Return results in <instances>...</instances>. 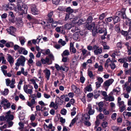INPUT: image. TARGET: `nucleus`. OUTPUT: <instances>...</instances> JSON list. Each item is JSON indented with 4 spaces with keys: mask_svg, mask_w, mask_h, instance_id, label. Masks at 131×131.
<instances>
[{
    "mask_svg": "<svg viewBox=\"0 0 131 131\" xmlns=\"http://www.w3.org/2000/svg\"><path fill=\"white\" fill-rule=\"evenodd\" d=\"M17 0L18 12L20 13L21 15H22L25 13V10H27V6L23 3L21 0Z\"/></svg>",
    "mask_w": 131,
    "mask_h": 131,
    "instance_id": "1",
    "label": "nucleus"
},
{
    "mask_svg": "<svg viewBox=\"0 0 131 131\" xmlns=\"http://www.w3.org/2000/svg\"><path fill=\"white\" fill-rule=\"evenodd\" d=\"M11 111H9L6 113L5 117L4 116H0V121H6L8 122L12 120L13 119V116L10 114Z\"/></svg>",
    "mask_w": 131,
    "mask_h": 131,
    "instance_id": "2",
    "label": "nucleus"
},
{
    "mask_svg": "<svg viewBox=\"0 0 131 131\" xmlns=\"http://www.w3.org/2000/svg\"><path fill=\"white\" fill-rule=\"evenodd\" d=\"M1 104L5 109L10 107V104L7 99L5 98H2Z\"/></svg>",
    "mask_w": 131,
    "mask_h": 131,
    "instance_id": "3",
    "label": "nucleus"
},
{
    "mask_svg": "<svg viewBox=\"0 0 131 131\" xmlns=\"http://www.w3.org/2000/svg\"><path fill=\"white\" fill-rule=\"evenodd\" d=\"M82 53L80 57V59L83 60H84L86 57L88 56H91V53L89 51H88L85 49L82 50Z\"/></svg>",
    "mask_w": 131,
    "mask_h": 131,
    "instance_id": "4",
    "label": "nucleus"
},
{
    "mask_svg": "<svg viewBox=\"0 0 131 131\" xmlns=\"http://www.w3.org/2000/svg\"><path fill=\"white\" fill-rule=\"evenodd\" d=\"M93 49L94 50V53L95 55H98L101 54L102 52V48L101 47L94 45L93 46Z\"/></svg>",
    "mask_w": 131,
    "mask_h": 131,
    "instance_id": "5",
    "label": "nucleus"
},
{
    "mask_svg": "<svg viewBox=\"0 0 131 131\" xmlns=\"http://www.w3.org/2000/svg\"><path fill=\"white\" fill-rule=\"evenodd\" d=\"M25 61L26 59L25 57L21 55L18 58L16 63L20 65L24 66Z\"/></svg>",
    "mask_w": 131,
    "mask_h": 131,
    "instance_id": "6",
    "label": "nucleus"
},
{
    "mask_svg": "<svg viewBox=\"0 0 131 131\" xmlns=\"http://www.w3.org/2000/svg\"><path fill=\"white\" fill-rule=\"evenodd\" d=\"M30 89H28L27 85H24V92L27 94H31L32 93V89L33 88L32 86L30 85Z\"/></svg>",
    "mask_w": 131,
    "mask_h": 131,
    "instance_id": "7",
    "label": "nucleus"
},
{
    "mask_svg": "<svg viewBox=\"0 0 131 131\" xmlns=\"http://www.w3.org/2000/svg\"><path fill=\"white\" fill-rule=\"evenodd\" d=\"M31 13L35 15L38 14L40 12L37 8L36 6L34 5H32L31 7Z\"/></svg>",
    "mask_w": 131,
    "mask_h": 131,
    "instance_id": "8",
    "label": "nucleus"
},
{
    "mask_svg": "<svg viewBox=\"0 0 131 131\" xmlns=\"http://www.w3.org/2000/svg\"><path fill=\"white\" fill-rule=\"evenodd\" d=\"M114 81V79H111L105 81L103 84V86L104 87L108 88L111 84Z\"/></svg>",
    "mask_w": 131,
    "mask_h": 131,
    "instance_id": "9",
    "label": "nucleus"
},
{
    "mask_svg": "<svg viewBox=\"0 0 131 131\" xmlns=\"http://www.w3.org/2000/svg\"><path fill=\"white\" fill-rule=\"evenodd\" d=\"M118 105L119 107V111L122 112L125 111L126 109V105L125 104L124 101L122 102L118 103Z\"/></svg>",
    "mask_w": 131,
    "mask_h": 131,
    "instance_id": "10",
    "label": "nucleus"
},
{
    "mask_svg": "<svg viewBox=\"0 0 131 131\" xmlns=\"http://www.w3.org/2000/svg\"><path fill=\"white\" fill-rule=\"evenodd\" d=\"M87 111H88V114L90 115L93 114L95 112L94 109L92 108V106L90 104H89L88 105Z\"/></svg>",
    "mask_w": 131,
    "mask_h": 131,
    "instance_id": "11",
    "label": "nucleus"
},
{
    "mask_svg": "<svg viewBox=\"0 0 131 131\" xmlns=\"http://www.w3.org/2000/svg\"><path fill=\"white\" fill-rule=\"evenodd\" d=\"M8 33L12 35H14V33L16 31V29L12 26H10L9 28L7 29Z\"/></svg>",
    "mask_w": 131,
    "mask_h": 131,
    "instance_id": "12",
    "label": "nucleus"
},
{
    "mask_svg": "<svg viewBox=\"0 0 131 131\" xmlns=\"http://www.w3.org/2000/svg\"><path fill=\"white\" fill-rule=\"evenodd\" d=\"M78 64V63L77 59L75 58H73L71 61L70 66L72 68L75 67Z\"/></svg>",
    "mask_w": 131,
    "mask_h": 131,
    "instance_id": "13",
    "label": "nucleus"
},
{
    "mask_svg": "<svg viewBox=\"0 0 131 131\" xmlns=\"http://www.w3.org/2000/svg\"><path fill=\"white\" fill-rule=\"evenodd\" d=\"M43 72L45 74V77L46 78L47 80H49L51 74L50 70L47 69H45L43 70Z\"/></svg>",
    "mask_w": 131,
    "mask_h": 131,
    "instance_id": "14",
    "label": "nucleus"
},
{
    "mask_svg": "<svg viewBox=\"0 0 131 131\" xmlns=\"http://www.w3.org/2000/svg\"><path fill=\"white\" fill-rule=\"evenodd\" d=\"M18 52L20 54H23L24 55H26L28 54V51L25 49L23 47H21L20 50L18 51Z\"/></svg>",
    "mask_w": 131,
    "mask_h": 131,
    "instance_id": "15",
    "label": "nucleus"
},
{
    "mask_svg": "<svg viewBox=\"0 0 131 131\" xmlns=\"http://www.w3.org/2000/svg\"><path fill=\"white\" fill-rule=\"evenodd\" d=\"M92 91V85L90 84L87 85L84 89V91L85 93H86L87 91L90 92Z\"/></svg>",
    "mask_w": 131,
    "mask_h": 131,
    "instance_id": "16",
    "label": "nucleus"
},
{
    "mask_svg": "<svg viewBox=\"0 0 131 131\" xmlns=\"http://www.w3.org/2000/svg\"><path fill=\"white\" fill-rule=\"evenodd\" d=\"M18 38L22 46L24 45L26 41L25 38L23 36H20Z\"/></svg>",
    "mask_w": 131,
    "mask_h": 131,
    "instance_id": "17",
    "label": "nucleus"
},
{
    "mask_svg": "<svg viewBox=\"0 0 131 131\" xmlns=\"http://www.w3.org/2000/svg\"><path fill=\"white\" fill-rule=\"evenodd\" d=\"M66 95H61L60 97V98L59 97H57V99H58V100H59V101H60V102L61 103H60L59 102H58L59 103V104L60 105H61V104H62L63 102V101L62 100H64L65 99V98L66 96Z\"/></svg>",
    "mask_w": 131,
    "mask_h": 131,
    "instance_id": "18",
    "label": "nucleus"
},
{
    "mask_svg": "<svg viewBox=\"0 0 131 131\" xmlns=\"http://www.w3.org/2000/svg\"><path fill=\"white\" fill-rule=\"evenodd\" d=\"M41 60L43 64H46L47 63L48 64H52V62H49V59L47 57H46L45 59H42Z\"/></svg>",
    "mask_w": 131,
    "mask_h": 131,
    "instance_id": "19",
    "label": "nucleus"
},
{
    "mask_svg": "<svg viewBox=\"0 0 131 131\" xmlns=\"http://www.w3.org/2000/svg\"><path fill=\"white\" fill-rule=\"evenodd\" d=\"M71 21V23L73 24L74 25H75L76 24H78L79 25L82 24V20L81 19L77 20V19L74 18L72 19Z\"/></svg>",
    "mask_w": 131,
    "mask_h": 131,
    "instance_id": "20",
    "label": "nucleus"
},
{
    "mask_svg": "<svg viewBox=\"0 0 131 131\" xmlns=\"http://www.w3.org/2000/svg\"><path fill=\"white\" fill-rule=\"evenodd\" d=\"M95 24L94 22L92 23L90 25L88 24L86 25V27L87 29L89 30L91 29L92 28H94L95 26Z\"/></svg>",
    "mask_w": 131,
    "mask_h": 131,
    "instance_id": "21",
    "label": "nucleus"
},
{
    "mask_svg": "<svg viewBox=\"0 0 131 131\" xmlns=\"http://www.w3.org/2000/svg\"><path fill=\"white\" fill-rule=\"evenodd\" d=\"M7 60L10 64H13L14 63V59L12 57L10 54H8Z\"/></svg>",
    "mask_w": 131,
    "mask_h": 131,
    "instance_id": "22",
    "label": "nucleus"
},
{
    "mask_svg": "<svg viewBox=\"0 0 131 131\" xmlns=\"http://www.w3.org/2000/svg\"><path fill=\"white\" fill-rule=\"evenodd\" d=\"M71 88L73 91L76 93H77V92L80 90L78 88L76 85H72L71 86Z\"/></svg>",
    "mask_w": 131,
    "mask_h": 131,
    "instance_id": "23",
    "label": "nucleus"
},
{
    "mask_svg": "<svg viewBox=\"0 0 131 131\" xmlns=\"http://www.w3.org/2000/svg\"><path fill=\"white\" fill-rule=\"evenodd\" d=\"M123 87L124 90L125 89L124 88H126V90L128 93H129L130 91L131 87L129 86H127V85L126 83L123 85Z\"/></svg>",
    "mask_w": 131,
    "mask_h": 131,
    "instance_id": "24",
    "label": "nucleus"
},
{
    "mask_svg": "<svg viewBox=\"0 0 131 131\" xmlns=\"http://www.w3.org/2000/svg\"><path fill=\"white\" fill-rule=\"evenodd\" d=\"M123 115L124 117L125 116H127L128 117H131V112L125 111L123 112Z\"/></svg>",
    "mask_w": 131,
    "mask_h": 131,
    "instance_id": "25",
    "label": "nucleus"
},
{
    "mask_svg": "<svg viewBox=\"0 0 131 131\" xmlns=\"http://www.w3.org/2000/svg\"><path fill=\"white\" fill-rule=\"evenodd\" d=\"M87 74L90 78L92 79L93 78L94 75L92 71L89 70H88Z\"/></svg>",
    "mask_w": 131,
    "mask_h": 131,
    "instance_id": "26",
    "label": "nucleus"
},
{
    "mask_svg": "<svg viewBox=\"0 0 131 131\" xmlns=\"http://www.w3.org/2000/svg\"><path fill=\"white\" fill-rule=\"evenodd\" d=\"M105 100L106 101H113L114 100V98L111 96H106L105 97Z\"/></svg>",
    "mask_w": 131,
    "mask_h": 131,
    "instance_id": "27",
    "label": "nucleus"
},
{
    "mask_svg": "<svg viewBox=\"0 0 131 131\" xmlns=\"http://www.w3.org/2000/svg\"><path fill=\"white\" fill-rule=\"evenodd\" d=\"M72 26L71 24L69 23H67L64 25L65 28L67 30H69L71 28Z\"/></svg>",
    "mask_w": 131,
    "mask_h": 131,
    "instance_id": "28",
    "label": "nucleus"
},
{
    "mask_svg": "<svg viewBox=\"0 0 131 131\" xmlns=\"http://www.w3.org/2000/svg\"><path fill=\"white\" fill-rule=\"evenodd\" d=\"M37 115V114L35 113V115L33 114H32L30 115V119L31 121V122L34 121L36 119V116Z\"/></svg>",
    "mask_w": 131,
    "mask_h": 131,
    "instance_id": "29",
    "label": "nucleus"
},
{
    "mask_svg": "<svg viewBox=\"0 0 131 131\" xmlns=\"http://www.w3.org/2000/svg\"><path fill=\"white\" fill-rule=\"evenodd\" d=\"M111 129L114 131H118L120 130L119 127L115 126H112L111 127Z\"/></svg>",
    "mask_w": 131,
    "mask_h": 131,
    "instance_id": "30",
    "label": "nucleus"
},
{
    "mask_svg": "<svg viewBox=\"0 0 131 131\" xmlns=\"http://www.w3.org/2000/svg\"><path fill=\"white\" fill-rule=\"evenodd\" d=\"M113 20L114 21V24H115L120 21V18L118 16H114L113 18Z\"/></svg>",
    "mask_w": 131,
    "mask_h": 131,
    "instance_id": "31",
    "label": "nucleus"
},
{
    "mask_svg": "<svg viewBox=\"0 0 131 131\" xmlns=\"http://www.w3.org/2000/svg\"><path fill=\"white\" fill-rule=\"evenodd\" d=\"M48 57L49 58V61H50V62H52V61L54 60V57L53 55L51 53H50L48 55Z\"/></svg>",
    "mask_w": 131,
    "mask_h": 131,
    "instance_id": "32",
    "label": "nucleus"
},
{
    "mask_svg": "<svg viewBox=\"0 0 131 131\" xmlns=\"http://www.w3.org/2000/svg\"><path fill=\"white\" fill-rule=\"evenodd\" d=\"M58 43L60 44L62 46H63L66 44V42L63 40L62 39H60L58 41Z\"/></svg>",
    "mask_w": 131,
    "mask_h": 131,
    "instance_id": "33",
    "label": "nucleus"
},
{
    "mask_svg": "<svg viewBox=\"0 0 131 131\" xmlns=\"http://www.w3.org/2000/svg\"><path fill=\"white\" fill-rule=\"evenodd\" d=\"M9 92L8 90L7 89H5L4 91H1V93L2 94L6 95L8 94Z\"/></svg>",
    "mask_w": 131,
    "mask_h": 131,
    "instance_id": "34",
    "label": "nucleus"
},
{
    "mask_svg": "<svg viewBox=\"0 0 131 131\" xmlns=\"http://www.w3.org/2000/svg\"><path fill=\"white\" fill-rule=\"evenodd\" d=\"M120 90L121 89L119 88L116 87L115 89H113V93H116L118 95Z\"/></svg>",
    "mask_w": 131,
    "mask_h": 131,
    "instance_id": "35",
    "label": "nucleus"
},
{
    "mask_svg": "<svg viewBox=\"0 0 131 131\" xmlns=\"http://www.w3.org/2000/svg\"><path fill=\"white\" fill-rule=\"evenodd\" d=\"M107 14L106 13H103L100 15L99 19L100 20L103 19L106 16Z\"/></svg>",
    "mask_w": 131,
    "mask_h": 131,
    "instance_id": "36",
    "label": "nucleus"
},
{
    "mask_svg": "<svg viewBox=\"0 0 131 131\" xmlns=\"http://www.w3.org/2000/svg\"><path fill=\"white\" fill-rule=\"evenodd\" d=\"M102 45L103 46V48L104 50H108L110 49V47L107 46L105 42H103Z\"/></svg>",
    "mask_w": 131,
    "mask_h": 131,
    "instance_id": "37",
    "label": "nucleus"
},
{
    "mask_svg": "<svg viewBox=\"0 0 131 131\" xmlns=\"http://www.w3.org/2000/svg\"><path fill=\"white\" fill-rule=\"evenodd\" d=\"M71 31L73 32H75V33H78L80 31V29L77 27H75L74 28L73 27L71 30Z\"/></svg>",
    "mask_w": 131,
    "mask_h": 131,
    "instance_id": "38",
    "label": "nucleus"
},
{
    "mask_svg": "<svg viewBox=\"0 0 131 131\" xmlns=\"http://www.w3.org/2000/svg\"><path fill=\"white\" fill-rule=\"evenodd\" d=\"M73 38L75 40H78L79 38V35L78 33H75L73 34Z\"/></svg>",
    "mask_w": 131,
    "mask_h": 131,
    "instance_id": "39",
    "label": "nucleus"
},
{
    "mask_svg": "<svg viewBox=\"0 0 131 131\" xmlns=\"http://www.w3.org/2000/svg\"><path fill=\"white\" fill-rule=\"evenodd\" d=\"M107 125V123L106 122L104 121L102 123L101 126L103 128H107V127H108Z\"/></svg>",
    "mask_w": 131,
    "mask_h": 131,
    "instance_id": "40",
    "label": "nucleus"
},
{
    "mask_svg": "<svg viewBox=\"0 0 131 131\" xmlns=\"http://www.w3.org/2000/svg\"><path fill=\"white\" fill-rule=\"evenodd\" d=\"M68 70V67L64 66H61V70L63 71L67 72Z\"/></svg>",
    "mask_w": 131,
    "mask_h": 131,
    "instance_id": "41",
    "label": "nucleus"
},
{
    "mask_svg": "<svg viewBox=\"0 0 131 131\" xmlns=\"http://www.w3.org/2000/svg\"><path fill=\"white\" fill-rule=\"evenodd\" d=\"M126 10V9L125 8H123L122 9V10L123 11V13H122L123 18L124 19H126V16L125 14V11Z\"/></svg>",
    "mask_w": 131,
    "mask_h": 131,
    "instance_id": "42",
    "label": "nucleus"
},
{
    "mask_svg": "<svg viewBox=\"0 0 131 131\" xmlns=\"http://www.w3.org/2000/svg\"><path fill=\"white\" fill-rule=\"evenodd\" d=\"M113 18L112 17H110L105 18V21L107 23H108L111 22L113 20Z\"/></svg>",
    "mask_w": 131,
    "mask_h": 131,
    "instance_id": "43",
    "label": "nucleus"
},
{
    "mask_svg": "<svg viewBox=\"0 0 131 131\" xmlns=\"http://www.w3.org/2000/svg\"><path fill=\"white\" fill-rule=\"evenodd\" d=\"M66 11L69 14H70L73 12V10L70 7H69L67 8Z\"/></svg>",
    "mask_w": 131,
    "mask_h": 131,
    "instance_id": "44",
    "label": "nucleus"
},
{
    "mask_svg": "<svg viewBox=\"0 0 131 131\" xmlns=\"http://www.w3.org/2000/svg\"><path fill=\"white\" fill-rule=\"evenodd\" d=\"M118 61L121 63H124L125 62L127 61V59L126 58L120 59H118Z\"/></svg>",
    "mask_w": 131,
    "mask_h": 131,
    "instance_id": "45",
    "label": "nucleus"
},
{
    "mask_svg": "<svg viewBox=\"0 0 131 131\" xmlns=\"http://www.w3.org/2000/svg\"><path fill=\"white\" fill-rule=\"evenodd\" d=\"M69 55V53L68 50H66L63 52L62 54V57H63L64 56H68Z\"/></svg>",
    "mask_w": 131,
    "mask_h": 131,
    "instance_id": "46",
    "label": "nucleus"
},
{
    "mask_svg": "<svg viewBox=\"0 0 131 131\" xmlns=\"http://www.w3.org/2000/svg\"><path fill=\"white\" fill-rule=\"evenodd\" d=\"M21 72L24 75L26 76L28 74V72L26 71H25L24 69V68H21Z\"/></svg>",
    "mask_w": 131,
    "mask_h": 131,
    "instance_id": "47",
    "label": "nucleus"
},
{
    "mask_svg": "<svg viewBox=\"0 0 131 131\" xmlns=\"http://www.w3.org/2000/svg\"><path fill=\"white\" fill-rule=\"evenodd\" d=\"M97 33V29L95 27H94L93 28V29L92 30V33L93 36H95Z\"/></svg>",
    "mask_w": 131,
    "mask_h": 131,
    "instance_id": "48",
    "label": "nucleus"
},
{
    "mask_svg": "<svg viewBox=\"0 0 131 131\" xmlns=\"http://www.w3.org/2000/svg\"><path fill=\"white\" fill-rule=\"evenodd\" d=\"M100 91H96L95 92V95L94 98L95 99H97L100 96Z\"/></svg>",
    "mask_w": 131,
    "mask_h": 131,
    "instance_id": "49",
    "label": "nucleus"
},
{
    "mask_svg": "<svg viewBox=\"0 0 131 131\" xmlns=\"http://www.w3.org/2000/svg\"><path fill=\"white\" fill-rule=\"evenodd\" d=\"M110 65L111 68L112 69H114L116 67L115 64L113 62H111V63H110Z\"/></svg>",
    "mask_w": 131,
    "mask_h": 131,
    "instance_id": "50",
    "label": "nucleus"
},
{
    "mask_svg": "<svg viewBox=\"0 0 131 131\" xmlns=\"http://www.w3.org/2000/svg\"><path fill=\"white\" fill-rule=\"evenodd\" d=\"M21 47H20L18 45H15L14 47V49L15 50H18V51L20 50Z\"/></svg>",
    "mask_w": 131,
    "mask_h": 131,
    "instance_id": "51",
    "label": "nucleus"
},
{
    "mask_svg": "<svg viewBox=\"0 0 131 131\" xmlns=\"http://www.w3.org/2000/svg\"><path fill=\"white\" fill-rule=\"evenodd\" d=\"M50 51L49 49H48L46 50H43V52H42V53L45 55L49 54L50 53Z\"/></svg>",
    "mask_w": 131,
    "mask_h": 131,
    "instance_id": "52",
    "label": "nucleus"
},
{
    "mask_svg": "<svg viewBox=\"0 0 131 131\" xmlns=\"http://www.w3.org/2000/svg\"><path fill=\"white\" fill-rule=\"evenodd\" d=\"M77 120V119L76 118H73L72 121L69 125V126L71 127L75 123Z\"/></svg>",
    "mask_w": 131,
    "mask_h": 131,
    "instance_id": "53",
    "label": "nucleus"
},
{
    "mask_svg": "<svg viewBox=\"0 0 131 131\" xmlns=\"http://www.w3.org/2000/svg\"><path fill=\"white\" fill-rule=\"evenodd\" d=\"M7 128V125L6 124H5L4 125L0 127V130L1 131H3L4 129Z\"/></svg>",
    "mask_w": 131,
    "mask_h": 131,
    "instance_id": "54",
    "label": "nucleus"
},
{
    "mask_svg": "<svg viewBox=\"0 0 131 131\" xmlns=\"http://www.w3.org/2000/svg\"><path fill=\"white\" fill-rule=\"evenodd\" d=\"M96 78L98 81V82H99L101 83H102L103 82V79L101 77H96Z\"/></svg>",
    "mask_w": 131,
    "mask_h": 131,
    "instance_id": "55",
    "label": "nucleus"
},
{
    "mask_svg": "<svg viewBox=\"0 0 131 131\" xmlns=\"http://www.w3.org/2000/svg\"><path fill=\"white\" fill-rule=\"evenodd\" d=\"M67 111L65 109L63 108L61 111V114L63 115H65L67 113Z\"/></svg>",
    "mask_w": 131,
    "mask_h": 131,
    "instance_id": "56",
    "label": "nucleus"
},
{
    "mask_svg": "<svg viewBox=\"0 0 131 131\" xmlns=\"http://www.w3.org/2000/svg\"><path fill=\"white\" fill-rule=\"evenodd\" d=\"M57 25V21H53L52 23V26L53 28L55 27Z\"/></svg>",
    "mask_w": 131,
    "mask_h": 131,
    "instance_id": "57",
    "label": "nucleus"
},
{
    "mask_svg": "<svg viewBox=\"0 0 131 131\" xmlns=\"http://www.w3.org/2000/svg\"><path fill=\"white\" fill-rule=\"evenodd\" d=\"M63 28V26H61L60 27H57L56 28V31L58 32H60L61 30Z\"/></svg>",
    "mask_w": 131,
    "mask_h": 131,
    "instance_id": "58",
    "label": "nucleus"
},
{
    "mask_svg": "<svg viewBox=\"0 0 131 131\" xmlns=\"http://www.w3.org/2000/svg\"><path fill=\"white\" fill-rule=\"evenodd\" d=\"M69 60V58L67 57H63L62 59V61L64 62H67Z\"/></svg>",
    "mask_w": 131,
    "mask_h": 131,
    "instance_id": "59",
    "label": "nucleus"
},
{
    "mask_svg": "<svg viewBox=\"0 0 131 131\" xmlns=\"http://www.w3.org/2000/svg\"><path fill=\"white\" fill-rule=\"evenodd\" d=\"M85 78L82 75L80 78V80L81 82L82 83H83L85 81Z\"/></svg>",
    "mask_w": 131,
    "mask_h": 131,
    "instance_id": "60",
    "label": "nucleus"
},
{
    "mask_svg": "<svg viewBox=\"0 0 131 131\" xmlns=\"http://www.w3.org/2000/svg\"><path fill=\"white\" fill-rule=\"evenodd\" d=\"M84 124L87 126H89L91 125L90 122L87 121H85L84 122Z\"/></svg>",
    "mask_w": 131,
    "mask_h": 131,
    "instance_id": "61",
    "label": "nucleus"
},
{
    "mask_svg": "<svg viewBox=\"0 0 131 131\" xmlns=\"http://www.w3.org/2000/svg\"><path fill=\"white\" fill-rule=\"evenodd\" d=\"M68 96L69 97L72 98L74 96V94L73 92H70L68 94Z\"/></svg>",
    "mask_w": 131,
    "mask_h": 131,
    "instance_id": "62",
    "label": "nucleus"
},
{
    "mask_svg": "<svg viewBox=\"0 0 131 131\" xmlns=\"http://www.w3.org/2000/svg\"><path fill=\"white\" fill-rule=\"evenodd\" d=\"M117 114L116 113H113L111 115V118L113 120H115L116 119Z\"/></svg>",
    "mask_w": 131,
    "mask_h": 131,
    "instance_id": "63",
    "label": "nucleus"
},
{
    "mask_svg": "<svg viewBox=\"0 0 131 131\" xmlns=\"http://www.w3.org/2000/svg\"><path fill=\"white\" fill-rule=\"evenodd\" d=\"M60 121L62 124H64L66 122L65 119L63 118L62 117H60Z\"/></svg>",
    "mask_w": 131,
    "mask_h": 131,
    "instance_id": "64",
    "label": "nucleus"
}]
</instances>
